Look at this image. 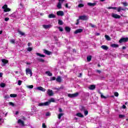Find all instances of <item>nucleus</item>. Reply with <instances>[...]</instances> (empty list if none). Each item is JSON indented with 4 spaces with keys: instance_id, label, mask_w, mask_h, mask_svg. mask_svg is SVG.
<instances>
[{
    "instance_id": "nucleus-58",
    "label": "nucleus",
    "mask_w": 128,
    "mask_h": 128,
    "mask_svg": "<svg viewBox=\"0 0 128 128\" xmlns=\"http://www.w3.org/2000/svg\"><path fill=\"white\" fill-rule=\"evenodd\" d=\"M20 8H22L23 6H22V3L20 4Z\"/></svg>"
},
{
    "instance_id": "nucleus-64",
    "label": "nucleus",
    "mask_w": 128,
    "mask_h": 128,
    "mask_svg": "<svg viewBox=\"0 0 128 128\" xmlns=\"http://www.w3.org/2000/svg\"><path fill=\"white\" fill-rule=\"evenodd\" d=\"M96 36H100V33H96Z\"/></svg>"
},
{
    "instance_id": "nucleus-7",
    "label": "nucleus",
    "mask_w": 128,
    "mask_h": 128,
    "mask_svg": "<svg viewBox=\"0 0 128 128\" xmlns=\"http://www.w3.org/2000/svg\"><path fill=\"white\" fill-rule=\"evenodd\" d=\"M128 42V38H121L120 40H119V42L120 44H122V42Z\"/></svg>"
},
{
    "instance_id": "nucleus-29",
    "label": "nucleus",
    "mask_w": 128,
    "mask_h": 128,
    "mask_svg": "<svg viewBox=\"0 0 128 128\" xmlns=\"http://www.w3.org/2000/svg\"><path fill=\"white\" fill-rule=\"evenodd\" d=\"M64 113H60L58 114V120H60L62 118V116H64Z\"/></svg>"
},
{
    "instance_id": "nucleus-57",
    "label": "nucleus",
    "mask_w": 128,
    "mask_h": 128,
    "mask_svg": "<svg viewBox=\"0 0 128 128\" xmlns=\"http://www.w3.org/2000/svg\"><path fill=\"white\" fill-rule=\"evenodd\" d=\"M101 98H106L104 96L102 95V94H101Z\"/></svg>"
},
{
    "instance_id": "nucleus-39",
    "label": "nucleus",
    "mask_w": 128,
    "mask_h": 128,
    "mask_svg": "<svg viewBox=\"0 0 128 128\" xmlns=\"http://www.w3.org/2000/svg\"><path fill=\"white\" fill-rule=\"evenodd\" d=\"M0 86L1 88H4L6 86V84H4V83H1L0 84Z\"/></svg>"
},
{
    "instance_id": "nucleus-47",
    "label": "nucleus",
    "mask_w": 128,
    "mask_h": 128,
    "mask_svg": "<svg viewBox=\"0 0 128 128\" xmlns=\"http://www.w3.org/2000/svg\"><path fill=\"white\" fill-rule=\"evenodd\" d=\"M126 116L124 115H122V114H120L119 115V118H124Z\"/></svg>"
},
{
    "instance_id": "nucleus-56",
    "label": "nucleus",
    "mask_w": 128,
    "mask_h": 128,
    "mask_svg": "<svg viewBox=\"0 0 128 128\" xmlns=\"http://www.w3.org/2000/svg\"><path fill=\"white\" fill-rule=\"evenodd\" d=\"M4 98H10V96H8V95L5 96Z\"/></svg>"
},
{
    "instance_id": "nucleus-36",
    "label": "nucleus",
    "mask_w": 128,
    "mask_h": 128,
    "mask_svg": "<svg viewBox=\"0 0 128 128\" xmlns=\"http://www.w3.org/2000/svg\"><path fill=\"white\" fill-rule=\"evenodd\" d=\"M58 24L60 26H62V24H64V22L61 20H58Z\"/></svg>"
},
{
    "instance_id": "nucleus-22",
    "label": "nucleus",
    "mask_w": 128,
    "mask_h": 128,
    "mask_svg": "<svg viewBox=\"0 0 128 128\" xmlns=\"http://www.w3.org/2000/svg\"><path fill=\"white\" fill-rule=\"evenodd\" d=\"M36 54L38 56H40V58H44V56H46L44 54H41L40 53L38 52H36Z\"/></svg>"
},
{
    "instance_id": "nucleus-25",
    "label": "nucleus",
    "mask_w": 128,
    "mask_h": 128,
    "mask_svg": "<svg viewBox=\"0 0 128 128\" xmlns=\"http://www.w3.org/2000/svg\"><path fill=\"white\" fill-rule=\"evenodd\" d=\"M80 110L81 112H84L86 110V108L84 106H80Z\"/></svg>"
},
{
    "instance_id": "nucleus-35",
    "label": "nucleus",
    "mask_w": 128,
    "mask_h": 128,
    "mask_svg": "<svg viewBox=\"0 0 128 128\" xmlns=\"http://www.w3.org/2000/svg\"><path fill=\"white\" fill-rule=\"evenodd\" d=\"M89 26H91V28H96V25H94L92 24V23H90L89 24Z\"/></svg>"
},
{
    "instance_id": "nucleus-1",
    "label": "nucleus",
    "mask_w": 128,
    "mask_h": 128,
    "mask_svg": "<svg viewBox=\"0 0 128 128\" xmlns=\"http://www.w3.org/2000/svg\"><path fill=\"white\" fill-rule=\"evenodd\" d=\"M80 20H88V16L85 15L79 16L78 19L77 20V22L76 23V26L80 24Z\"/></svg>"
},
{
    "instance_id": "nucleus-30",
    "label": "nucleus",
    "mask_w": 128,
    "mask_h": 128,
    "mask_svg": "<svg viewBox=\"0 0 128 128\" xmlns=\"http://www.w3.org/2000/svg\"><path fill=\"white\" fill-rule=\"evenodd\" d=\"M96 88V86L95 85H91L89 87V90H94Z\"/></svg>"
},
{
    "instance_id": "nucleus-43",
    "label": "nucleus",
    "mask_w": 128,
    "mask_h": 128,
    "mask_svg": "<svg viewBox=\"0 0 128 128\" xmlns=\"http://www.w3.org/2000/svg\"><path fill=\"white\" fill-rule=\"evenodd\" d=\"M22 81L19 80H18V86H21L22 84Z\"/></svg>"
},
{
    "instance_id": "nucleus-33",
    "label": "nucleus",
    "mask_w": 128,
    "mask_h": 128,
    "mask_svg": "<svg viewBox=\"0 0 128 128\" xmlns=\"http://www.w3.org/2000/svg\"><path fill=\"white\" fill-rule=\"evenodd\" d=\"M105 38L107 40H110V37L108 35H105Z\"/></svg>"
},
{
    "instance_id": "nucleus-16",
    "label": "nucleus",
    "mask_w": 128,
    "mask_h": 128,
    "mask_svg": "<svg viewBox=\"0 0 128 128\" xmlns=\"http://www.w3.org/2000/svg\"><path fill=\"white\" fill-rule=\"evenodd\" d=\"M83 30H82V29H80V28L78 29V30H76L74 32V34H80V32H82Z\"/></svg>"
},
{
    "instance_id": "nucleus-32",
    "label": "nucleus",
    "mask_w": 128,
    "mask_h": 128,
    "mask_svg": "<svg viewBox=\"0 0 128 128\" xmlns=\"http://www.w3.org/2000/svg\"><path fill=\"white\" fill-rule=\"evenodd\" d=\"M47 102H50H50H54V98H51L50 101Z\"/></svg>"
},
{
    "instance_id": "nucleus-15",
    "label": "nucleus",
    "mask_w": 128,
    "mask_h": 128,
    "mask_svg": "<svg viewBox=\"0 0 128 128\" xmlns=\"http://www.w3.org/2000/svg\"><path fill=\"white\" fill-rule=\"evenodd\" d=\"M36 90H41L42 92H46V88L42 86L37 87Z\"/></svg>"
},
{
    "instance_id": "nucleus-4",
    "label": "nucleus",
    "mask_w": 128,
    "mask_h": 128,
    "mask_svg": "<svg viewBox=\"0 0 128 128\" xmlns=\"http://www.w3.org/2000/svg\"><path fill=\"white\" fill-rule=\"evenodd\" d=\"M26 74L27 76H28V74H30V76H32V71L30 69L28 68H26Z\"/></svg>"
},
{
    "instance_id": "nucleus-12",
    "label": "nucleus",
    "mask_w": 128,
    "mask_h": 128,
    "mask_svg": "<svg viewBox=\"0 0 128 128\" xmlns=\"http://www.w3.org/2000/svg\"><path fill=\"white\" fill-rule=\"evenodd\" d=\"M112 17L114 18H120V16L118 14H112Z\"/></svg>"
},
{
    "instance_id": "nucleus-40",
    "label": "nucleus",
    "mask_w": 128,
    "mask_h": 128,
    "mask_svg": "<svg viewBox=\"0 0 128 128\" xmlns=\"http://www.w3.org/2000/svg\"><path fill=\"white\" fill-rule=\"evenodd\" d=\"M10 98H16V94H10Z\"/></svg>"
},
{
    "instance_id": "nucleus-61",
    "label": "nucleus",
    "mask_w": 128,
    "mask_h": 128,
    "mask_svg": "<svg viewBox=\"0 0 128 128\" xmlns=\"http://www.w3.org/2000/svg\"><path fill=\"white\" fill-rule=\"evenodd\" d=\"M122 108H126V106L125 105H123L122 106Z\"/></svg>"
},
{
    "instance_id": "nucleus-53",
    "label": "nucleus",
    "mask_w": 128,
    "mask_h": 128,
    "mask_svg": "<svg viewBox=\"0 0 128 128\" xmlns=\"http://www.w3.org/2000/svg\"><path fill=\"white\" fill-rule=\"evenodd\" d=\"M5 22H8L10 20V18H4Z\"/></svg>"
},
{
    "instance_id": "nucleus-17",
    "label": "nucleus",
    "mask_w": 128,
    "mask_h": 128,
    "mask_svg": "<svg viewBox=\"0 0 128 128\" xmlns=\"http://www.w3.org/2000/svg\"><path fill=\"white\" fill-rule=\"evenodd\" d=\"M64 12L62 11H58L57 12V16H62L64 15Z\"/></svg>"
},
{
    "instance_id": "nucleus-41",
    "label": "nucleus",
    "mask_w": 128,
    "mask_h": 128,
    "mask_svg": "<svg viewBox=\"0 0 128 128\" xmlns=\"http://www.w3.org/2000/svg\"><path fill=\"white\" fill-rule=\"evenodd\" d=\"M26 88H34V86L33 85L27 86Z\"/></svg>"
},
{
    "instance_id": "nucleus-6",
    "label": "nucleus",
    "mask_w": 128,
    "mask_h": 128,
    "mask_svg": "<svg viewBox=\"0 0 128 128\" xmlns=\"http://www.w3.org/2000/svg\"><path fill=\"white\" fill-rule=\"evenodd\" d=\"M78 96V92H76L73 94H68V96L69 98H76Z\"/></svg>"
},
{
    "instance_id": "nucleus-19",
    "label": "nucleus",
    "mask_w": 128,
    "mask_h": 128,
    "mask_svg": "<svg viewBox=\"0 0 128 128\" xmlns=\"http://www.w3.org/2000/svg\"><path fill=\"white\" fill-rule=\"evenodd\" d=\"M101 48H102V50H108V47L106 45H102L101 46Z\"/></svg>"
},
{
    "instance_id": "nucleus-48",
    "label": "nucleus",
    "mask_w": 128,
    "mask_h": 128,
    "mask_svg": "<svg viewBox=\"0 0 128 128\" xmlns=\"http://www.w3.org/2000/svg\"><path fill=\"white\" fill-rule=\"evenodd\" d=\"M122 4L124 6H128V2H122Z\"/></svg>"
},
{
    "instance_id": "nucleus-59",
    "label": "nucleus",
    "mask_w": 128,
    "mask_h": 128,
    "mask_svg": "<svg viewBox=\"0 0 128 128\" xmlns=\"http://www.w3.org/2000/svg\"><path fill=\"white\" fill-rule=\"evenodd\" d=\"M62 112V108H59V112Z\"/></svg>"
},
{
    "instance_id": "nucleus-55",
    "label": "nucleus",
    "mask_w": 128,
    "mask_h": 128,
    "mask_svg": "<svg viewBox=\"0 0 128 128\" xmlns=\"http://www.w3.org/2000/svg\"><path fill=\"white\" fill-rule=\"evenodd\" d=\"M42 128H46V124H44V123L42 124Z\"/></svg>"
},
{
    "instance_id": "nucleus-5",
    "label": "nucleus",
    "mask_w": 128,
    "mask_h": 128,
    "mask_svg": "<svg viewBox=\"0 0 128 128\" xmlns=\"http://www.w3.org/2000/svg\"><path fill=\"white\" fill-rule=\"evenodd\" d=\"M59 2L57 4V8H58L60 9L62 8V3L64 2V0H58Z\"/></svg>"
},
{
    "instance_id": "nucleus-37",
    "label": "nucleus",
    "mask_w": 128,
    "mask_h": 128,
    "mask_svg": "<svg viewBox=\"0 0 128 128\" xmlns=\"http://www.w3.org/2000/svg\"><path fill=\"white\" fill-rule=\"evenodd\" d=\"M10 44H16V41L14 40V39H11L10 40Z\"/></svg>"
},
{
    "instance_id": "nucleus-24",
    "label": "nucleus",
    "mask_w": 128,
    "mask_h": 128,
    "mask_svg": "<svg viewBox=\"0 0 128 128\" xmlns=\"http://www.w3.org/2000/svg\"><path fill=\"white\" fill-rule=\"evenodd\" d=\"M46 74H48V76H52V73L50 72V71L46 72Z\"/></svg>"
},
{
    "instance_id": "nucleus-20",
    "label": "nucleus",
    "mask_w": 128,
    "mask_h": 128,
    "mask_svg": "<svg viewBox=\"0 0 128 128\" xmlns=\"http://www.w3.org/2000/svg\"><path fill=\"white\" fill-rule=\"evenodd\" d=\"M56 80L58 82H62V77H60V76H58L56 78Z\"/></svg>"
},
{
    "instance_id": "nucleus-11",
    "label": "nucleus",
    "mask_w": 128,
    "mask_h": 128,
    "mask_svg": "<svg viewBox=\"0 0 128 128\" xmlns=\"http://www.w3.org/2000/svg\"><path fill=\"white\" fill-rule=\"evenodd\" d=\"M32 112H34V114H36L38 112V110H36V108L34 106H32Z\"/></svg>"
},
{
    "instance_id": "nucleus-54",
    "label": "nucleus",
    "mask_w": 128,
    "mask_h": 128,
    "mask_svg": "<svg viewBox=\"0 0 128 128\" xmlns=\"http://www.w3.org/2000/svg\"><path fill=\"white\" fill-rule=\"evenodd\" d=\"M114 94L115 96H118V93L117 92H114Z\"/></svg>"
},
{
    "instance_id": "nucleus-27",
    "label": "nucleus",
    "mask_w": 128,
    "mask_h": 128,
    "mask_svg": "<svg viewBox=\"0 0 128 128\" xmlns=\"http://www.w3.org/2000/svg\"><path fill=\"white\" fill-rule=\"evenodd\" d=\"M88 5L90 6H96V3L88 2Z\"/></svg>"
},
{
    "instance_id": "nucleus-63",
    "label": "nucleus",
    "mask_w": 128,
    "mask_h": 128,
    "mask_svg": "<svg viewBox=\"0 0 128 128\" xmlns=\"http://www.w3.org/2000/svg\"><path fill=\"white\" fill-rule=\"evenodd\" d=\"M28 46H32V44L28 42Z\"/></svg>"
},
{
    "instance_id": "nucleus-23",
    "label": "nucleus",
    "mask_w": 128,
    "mask_h": 128,
    "mask_svg": "<svg viewBox=\"0 0 128 128\" xmlns=\"http://www.w3.org/2000/svg\"><path fill=\"white\" fill-rule=\"evenodd\" d=\"M76 116H78V118H84V116L82 113L80 112H78L76 114Z\"/></svg>"
},
{
    "instance_id": "nucleus-44",
    "label": "nucleus",
    "mask_w": 128,
    "mask_h": 128,
    "mask_svg": "<svg viewBox=\"0 0 128 128\" xmlns=\"http://www.w3.org/2000/svg\"><path fill=\"white\" fill-rule=\"evenodd\" d=\"M10 106H14V104L12 102H9Z\"/></svg>"
},
{
    "instance_id": "nucleus-2",
    "label": "nucleus",
    "mask_w": 128,
    "mask_h": 128,
    "mask_svg": "<svg viewBox=\"0 0 128 128\" xmlns=\"http://www.w3.org/2000/svg\"><path fill=\"white\" fill-rule=\"evenodd\" d=\"M2 10H4V12H10V8H8V4H5L4 6H2Z\"/></svg>"
},
{
    "instance_id": "nucleus-49",
    "label": "nucleus",
    "mask_w": 128,
    "mask_h": 128,
    "mask_svg": "<svg viewBox=\"0 0 128 128\" xmlns=\"http://www.w3.org/2000/svg\"><path fill=\"white\" fill-rule=\"evenodd\" d=\"M65 6L66 8H70V6H68V4H66Z\"/></svg>"
},
{
    "instance_id": "nucleus-13",
    "label": "nucleus",
    "mask_w": 128,
    "mask_h": 128,
    "mask_svg": "<svg viewBox=\"0 0 128 128\" xmlns=\"http://www.w3.org/2000/svg\"><path fill=\"white\" fill-rule=\"evenodd\" d=\"M126 10V8H122V6H119L117 8L118 12H120V10Z\"/></svg>"
},
{
    "instance_id": "nucleus-3",
    "label": "nucleus",
    "mask_w": 128,
    "mask_h": 128,
    "mask_svg": "<svg viewBox=\"0 0 128 128\" xmlns=\"http://www.w3.org/2000/svg\"><path fill=\"white\" fill-rule=\"evenodd\" d=\"M50 105V102H40L38 104V106H46Z\"/></svg>"
},
{
    "instance_id": "nucleus-31",
    "label": "nucleus",
    "mask_w": 128,
    "mask_h": 128,
    "mask_svg": "<svg viewBox=\"0 0 128 128\" xmlns=\"http://www.w3.org/2000/svg\"><path fill=\"white\" fill-rule=\"evenodd\" d=\"M112 48H118V44H112Z\"/></svg>"
},
{
    "instance_id": "nucleus-9",
    "label": "nucleus",
    "mask_w": 128,
    "mask_h": 128,
    "mask_svg": "<svg viewBox=\"0 0 128 128\" xmlns=\"http://www.w3.org/2000/svg\"><path fill=\"white\" fill-rule=\"evenodd\" d=\"M18 124L21 126H24V122L22 120L19 119L18 121Z\"/></svg>"
},
{
    "instance_id": "nucleus-21",
    "label": "nucleus",
    "mask_w": 128,
    "mask_h": 128,
    "mask_svg": "<svg viewBox=\"0 0 128 128\" xmlns=\"http://www.w3.org/2000/svg\"><path fill=\"white\" fill-rule=\"evenodd\" d=\"M44 53L48 56H50L52 54V52L48 50H44Z\"/></svg>"
},
{
    "instance_id": "nucleus-8",
    "label": "nucleus",
    "mask_w": 128,
    "mask_h": 128,
    "mask_svg": "<svg viewBox=\"0 0 128 128\" xmlns=\"http://www.w3.org/2000/svg\"><path fill=\"white\" fill-rule=\"evenodd\" d=\"M47 94L50 96H54V92L52 90L48 89L47 90Z\"/></svg>"
},
{
    "instance_id": "nucleus-18",
    "label": "nucleus",
    "mask_w": 128,
    "mask_h": 128,
    "mask_svg": "<svg viewBox=\"0 0 128 128\" xmlns=\"http://www.w3.org/2000/svg\"><path fill=\"white\" fill-rule=\"evenodd\" d=\"M18 32L22 36H24V34H25L24 32H22L20 30H18Z\"/></svg>"
},
{
    "instance_id": "nucleus-34",
    "label": "nucleus",
    "mask_w": 128,
    "mask_h": 128,
    "mask_svg": "<svg viewBox=\"0 0 128 128\" xmlns=\"http://www.w3.org/2000/svg\"><path fill=\"white\" fill-rule=\"evenodd\" d=\"M65 30H66V32H70V28L69 27H66Z\"/></svg>"
},
{
    "instance_id": "nucleus-10",
    "label": "nucleus",
    "mask_w": 128,
    "mask_h": 128,
    "mask_svg": "<svg viewBox=\"0 0 128 128\" xmlns=\"http://www.w3.org/2000/svg\"><path fill=\"white\" fill-rule=\"evenodd\" d=\"M2 66H4L5 64H8V60H6V59H2Z\"/></svg>"
},
{
    "instance_id": "nucleus-45",
    "label": "nucleus",
    "mask_w": 128,
    "mask_h": 128,
    "mask_svg": "<svg viewBox=\"0 0 128 128\" xmlns=\"http://www.w3.org/2000/svg\"><path fill=\"white\" fill-rule=\"evenodd\" d=\"M84 116H88V110H84Z\"/></svg>"
},
{
    "instance_id": "nucleus-52",
    "label": "nucleus",
    "mask_w": 128,
    "mask_h": 128,
    "mask_svg": "<svg viewBox=\"0 0 128 128\" xmlns=\"http://www.w3.org/2000/svg\"><path fill=\"white\" fill-rule=\"evenodd\" d=\"M56 77L53 76L50 78V80H56Z\"/></svg>"
},
{
    "instance_id": "nucleus-28",
    "label": "nucleus",
    "mask_w": 128,
    "mask_h": 128,
    "mask_svg": "<svg viewBox=\"0 0 128 128\" xmlns=\"http://www.w3.org/2000/svg\"><path fill=\"white\" fill-rule=\"evenodd\" d=\"M36 60L38 62H44V60L42 58H37Z\"/></svg>"
},
{
    "instance_id": "nucleus-50",
    "label": "nucleus",
    "mask_w": 128,
    "mask_h": 128,
    "mask_svg": "<svg viewBox=\"0 0 128 128\" xmlns=\"http://www.w3.org/2000/svg\"><path fill=\"white\" fill-rule=\"evenodd\" d=\"M46 116H50V112H48L46 114Z\"/></svg>"
},
{
    "instance_id": "nucleus-62",
    "label": "nucleus",
    "mask_w": 128,
    "mask_h": 128,
    "mask_svg": "<svg viewBox=\"0 0 128 128\" xmlns=\"http://www.w3.org/2000/svg\"><path fill=\"white\" fill-rule=\"evenodd\" d=\"M0 78H2V73L0 72Z\"/></svg>"
},
{
    "instance_id": "nucleus-51",
    "label": "nucleus",
    "mask_w": 128,
    "mask_h": 128,
    "mask_svg": "<svg viewBox=\"0 0 128 128\" xmlns=\"http://www.w3.org/2000/svg\"><path fill=\"white\" fill-rule=\"evenodd\" d=\"M58 28L60 32H62L64 30V29L62 27H58Z\"/></svg>"
},
{
    "instance_id": "nucleus-26",
    "label": "nucleus",
    "mask_w": 128,
    "mask_h": 128,
    "mask_svg": "<svg viewBox=\"0 0 128 128\" xmlns=\"http://www.w3.org/2000/svg\"><path fill=\"white\" fill-rule=\"evenodd\" d=\"M49 18H56V16L54 14H50L48 15Z\"/></svg>"
},
{
    "instance_id": "nucleus-60",
    "label": "nucleus",
    "mask_w": 128,
    "mask_h": 128,
    "mask_svg": "<svg viewBox=\"0 0 128 128\" xmlns=\"http://www.w3.org/2000/svg\"><path fill=\"white\" fill-rule=\"evenodd\" d=\"M108 10H112V7H108L107 8Z\"/></svg>"
},
{
    "instance_id": "nucleus-14",
    "label": "nucleus",
    "mask_w": 128,
    "mask_h": 128,
    "mask_svg": "<svg viewBox=\"0 0 128 128\" xmlns=\"http://www.w3.org/2000/svg\"><path fill=\"white\" fill-rule=\"evenodd\" d=\"M42 27L44 28H45L46 30H48V28H52V25H50V24H48V25L44 24V25H42Z\"/></svg>"
},
{
    "instance_id": "nucleus-38",
    "label": "nucleus",
    "mask_w": 128,
    "mask_h": 128,
    "mask_svg": "<svg viewBox=\"0 0 128 128\" xmlns=\"http://www.w3.org/2000/svg\"><path fill=\"white\" fill-rule=\"evenodd\" d=\"M87 60L88 62H90L92 60V56H88L87 57Z\"/></svg>"
},
{
    "instance_id": "nucleus-46",
    "label": "nucleus",
    "mask_w": 128,
    "mask_h": 128,
    "mask_svg": "<svg viewBox=\"0 0 128 128\" xmlns=\"http://www.w3.org/2000/svg\"><path fill=\"white\" fill-rule=\"evenodd\" d=\"M84 5L82 4H80L78 5V8H82L84 7Z\"/></svg>"
},
{
    "instance_id": "nucleus-42",
    "label": "nucleus",
    "mask_w": 128,
    "mask_h": 128,
    "mask_svg": "<svg viewBox=\"0 0 128 128\" xmlns=\"http://www.w3.org/2000/svg\"><path fill=\"white\" fill-rule=\"evenodd\" d=\"M27 50H28V52H32V48L31 47H28L27 48Z\"/></svg>"
}]
</instances>
